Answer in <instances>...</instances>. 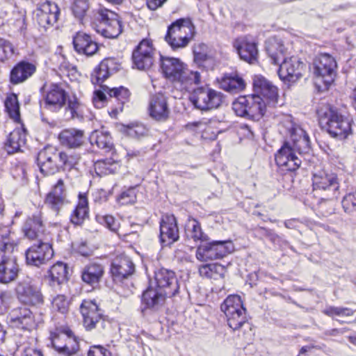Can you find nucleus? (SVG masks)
Returning a JSON list of instances; mask_svg holds the SVG:
<instances>
[{"instance_id":"f257e3e1","label":"nucleus","mask_w":356,"mask_h":356,"mask_svg":"<svg viewBox=\"0 0 356 356\" xmlns=\"http://www.w3.org/2000/svg\"><path fill=\"white\" fill-rule=\"evenodd\" d=\"M289 134L291 143L285 142L275 156L276 164L283 171L296 170L300 166L301 159L296 152L301 154L310 149L309 137L299 125L291 124Z\"/></svg>"},{"instance_id":"f03ea898","label":"nucleus","mask_w":356,"mask_h":356,"mask_svg":"<svg viewBox=\"0 0 356 356\" xmlns=\"http://www.w3.org/2000/svg\"><path fill=\"white\" fill-rule=\"evenodd\" d=\"M15 245L10 230L7 227L0 229V283H10L18 277L19 266L12 254Z\"/></svg>"},{"instance_id":"7ed1b4c3","label":"nucleus","mask_w":356,"mask_h":356,"mask_svg":"<svg viewBox=\"0 0 356 356\" xmlns=\"http://www.w3.org/2000/svg\"><path fill=\"white\" fill-rule=\"evenodd\" d=\"M44 108L52 112H58L63 108L67 100V105L65 108V118L71 120L78 116L79 103L77 99H67V92L60 84L51 83L49 86H44Z\"/></svg>"},{"instance_id":"20e7f679","label":"nucleus","mask_w":356,"mask_h":356,"mask_svg":"<svg viewBox=\"0 0 356 356\" xmlns=\"http://www.w3.org/2000/svg\"><path fill=\"white\" fill-rule=\"evenodd\" d=\"M317 115L320 124L332 137L342 140L351 134V120L336 108L323 105L317 109Z\"/></svg>"},{"instance_id":"39448f33","label":"nucleus","mask_w":356,"mask_h":356,"mask_svg":"<svg viewBox=\"0 0 356 356\" xmlns=\"http://www.w3.org/2000/svg\"><path fill=\"white\" fill-rule=\"evenodd\" d=\"M72 158L64 152H58L53 146H47L38 154L37 162L41 173L44 175H54L60 169L73 166Z\"/></svg>"},{"instance_id":"423d86ee","label":"nucleus","mask_w":356,"mask_h":356,"mask_svg":"<svg viewBox=\"0 0 356 356\" xmlns=\"http://www.w3.org/2000/svg\"><path fill=\"white\" fill-rule=\"evenodd\" d=\"M195 27L189 17L179 18L168 27L165 40L175 50L186 47L193 38Z\"/></svg>"},{"instance_id":"0eeeda50","label":"nucleus","mask_w":356,"mask_h":356,"mask_svg":"<svg viewBox=\"0 0 356 356\" xmlns=\"http://www.w3.org/2000/svg\"><path fill=\"white\" fill-rule=\"evenodd\" d=\"M266 103L258 95L238 97L233 103L234 113L253 121L259 120L266 112Z\"/></svg>"},{"instance_id":"6e6552de","label":"nucleus","mask_w":356,"mask_h":356,"mask_svg":"<svg viewBox=\"0 0 356 356\" xmlns=\"http://www.w3.org/2000/svg\"><path fill=\"white\" fill-rule=\"evenodd\" d=\"M220 309L227 317L229 327L233 330H239L243 327L250 328L247 321L246 309L239 296H229L221 304Z\"/></svg>"},{"instance_id":"1a4fd4ad","label":"nucleus","mask_w":356,"mask_h":356,"mask_svg":"<svg viewBox=\"0 0 356 356\" xmlns=\"http://www.w3.org/2000/svg\"><path fill=\"white\" fill-rule=\"evenodd\" d=\"M312 186L314 196L320 200L331 201L339 195V184L335 175L320 170L313 174Z\"/></svg>"},{"instance_id":"9d476101","label":"nucleus","mask_w":356,"mask_h":356,"mask_svg":"<svg viewBox=\"0 0 356 356\" xmlns=\"http://www.w3.org/2000/svg\"><path fill=\"white\" fill-rule=\"evenodd\" d=\"M233 250L234 245L231 241H208L197 247L195 256L200 261H207L222 259Z\"/></svg>"},{"instance_id":"9b49d317","label":"nucleus","mask_w":356,"mask_h":356,"mask_svg":"<svg viewBox=\"0 0 356 356\" xmlns=\"http://www.w3.org/2000/svg\"><path fill=\"white\" fill-rule=\"evenodd\" d=\"M99 23L94 29L105 38H115L122 31V26L118 15L106 8L98 10Z\"/></svg>"},{"instance_id":"f8f14e48","label":"nucleus","mask_w":356,"mask_h":356,"mask_svg":"<svg viewBox=\"0 0 356 356\" xmlns=\"http://www.w3.org/2000/svg\"><path fill=\"white\" fill-rule=\"evenodd\" d=\"M314 74L328 88L333 83L337 67L335 59L329 54H320L313 62Z\"/></svg>"},{"instance_id":"ddd939ff","label":"nucleus","mask_w":356,"mask_h":356,"mask_svg":"<svg viewBox=\"0 0 356 356\" xmlns=\"http://www.w3.org/2000/svg\"><path fill=\"white\" fill-rule=\"evenodd\" d=\"M49 236L36 240L26 251V260L29 265L39 267L45 264L54 255Z\"/></svg>"},{"instance_id":"4468645a","label":"nucleus","mask_w":356,"mask_h":356,"mask_svg":"<svg viewBox=\"0 0 356 356\" xmlns=\"http://www.w3.org/2000/svg\"><path fill=\"white\" fill-rule=\"evenodd\" d=\"M191 101L197 108L207 111L218 108L222 102V96L210 88L200 87L194 90Z\"/></svg>"},{"instance_id":"2eb2a0df","label":"nucleus","mask_w":356,"mask_h":356,"mask_svg":"<svg viewBox=\"0 0 356 356\" xmlns=\"http://www.w3.org/2000/svg\"><path fill=\"white\" fill-rule=\"evenodd\" d=\"M278 75L280 79L289 83H294L302 76L305 67L304 63L297 56H287L280 63Z\"/></svg>"},{"instance_id":"dca6fc26","label":"nucleus","mask_w":356,"mask_h":356,"mask_svg":"<svg viewBox=\"0 0 356 356\" xmlns=\"http://www.w3.org/2000/svg\"><path fill=\"white\" fill-rule=\"evenodd\" d=\"M155 51L152 41L143 40L133 51L134 65L140 70L149 69L154 63Z\"/></svg>"},{"instance_id":"f3484780","label":"nucleus","mask_w":356,"mask_h":356,"mask_svg":"<svg viewBox=\"0 0 356 356\" xmlns=\"http://www.w3.org/2000/svg\"><path fill=\"white\" fill-rule=\"evenodd\" d=\"M156 288L163 291L169 298L175 296L179 291V283L175 273L166 268L155 271Z\"/></svg>"},{"instance_id":"a211bd4d","label":"nucleus","mask_w":356,"mask_h":356,"mask_svg":"<svg viewBox=\"0 0 356 356\" xmlns=\"http://www.w3.org/2000/svg\"><path fill=\"white\" fill-rule=\"evenodd\" d=\"M16 293L20 302L29 305H38L43 303V296L40 289L31 280L18 283Z\"/></svg>"},{"instance_id":"6ab92c4d","label":"nucleus","mask_w":356,"mask_h":356,"mask_svg":"<svg viewBox=\"0 0 356 356\" xmlns=\"http://www.w3.org/2000/svg\"><path fill=\"white\" fill-rule=\"evenodd\" d=\"M51 341L54 348L63 354L71 355L76 353L79 349V342L72 336L70 330L60 333L51 332Z\"/></svg>"},{"instance_id":"aec40b11","label":"nucleus","mask_w":356,"mask_h":356,"mask_svg":"<svg viewBox=\"0 0 356 356\" xmlns=\"http://www.w3.org/2000/svg\"><path fill=\"white\" fill-rule=\"evenodd\" d=\"M60 9L57 4L49 1L42 3L36 10V20L38 25L47 31L58 21Z\"/></svg>"},{"instance_id":"412c9836","label":"nucleus","mask_w":356,"mask_h":356,"mask_svg":"<svg viewBox=\"0 0 356 356\" xmlns=\"http://www.w3.org/2000/svg\"><path fill=\"white\" fill-rule=\"evenodd\" d=\"M233 47L240 58L250 64L258 60L257 44L246 36L237 38L233 42Z\"/></svg>"},{"instance_id":"4be33fe9","label":"nucleus","mask_w":356,"mask_h":356,"mask_svg":"<svg viewBox=\"0 0 356 356\" xmlns=\"http://www.w3.org/2000/svg\"><path fill=\"white\" fill-rule=\"evenodd\" d=\"M83 325L87 330L96 327L102 321V314L94 300H84L80 305Z\"/></svg>"},{"instance_id":"5701e85b","label":"nucleus","mask_w":356,"mask_h":356,"mask_svg":"<svg viewBox=\"0 0 356 356\" xmlns=\"http://www.w3.org/2000/svg\"><path fill=\"white\" fill-rule=\"evenodd\" d=\"M135 265L131 259L126 254L118 255L112 261L111 273L115 280H122L132 275Z\"/></svg>"},{"instance_id":"b1692460","label":"nucleus","mask_w":356,"mask_h":356,"mask_svg":"<svg viewBox=\"0 0 356 356\" xmlns=\"http://www.w3.org/2000/svg\"><path fill=\"white\" fill-rule=\"evenodd\" d=\"M22 230L24 235L31 240L36 241L49 236L45 232L40 212L29 217L24 223Z\"/></svg>"},{"instance_id":"393cba45","label":"nucleus","mask_w":356,"mask_h":356,"mask_svg":"<svg viewBox=\"0 0 356 356\" xmlns=\"http://www.w3.org/2000/svg\"><path fill=\"white\" fill-rule=\"evenodd\" d=\"M179 238L177 220L173 215L163 217L160 222V241L163 245H171Z\"/></svg>"},{"instance_id":"a878e982","label":"nucleus","mask_w":356,"mask_h":356,"mask_svg":"<svg viewBox=\"0 0 356 356\" xmlns=\"http://www.w3.org/2000/svg\"><path fill=\"white\" fill-rule=\"evenodd\" d=\"M149 115L157 121H165L170 114L166 97L162 93L151 96L149 104Z\"/></svg>"},{"instance_id":"bb28decb","label":"nucleus","mask_w":356,"mask_h":356,"mask_svg":"<svg viewBox=\"0 0 356 356\" xmlns=\"http://www.w3.org/2000/svg\"><path fill=\"white\" fill-rule=\"evenodd\" d=\"M120 69V65L113 58H106L103 60L99 65L95 68L91 74V81L93 84L104 86L102 83L109 77V76Z\"/></svg>"},{"instance_id":"cd10ccee","label":"nucleus","mask_w":356,"mask_h":356,"mask_svg":"<svg viewBox=\"0 0 356 356\" xmlns=\"http://www.w3.org/2000/svg\"><path fill=\"white\" fill-rule=\"evenodd\" d=\"M72 43L78 54L87 56L94 55L98 50L97 43L90 35L83 32H77L73 37Z\"/></svg>"},{"instance_id":"c85d7f7f","label":"nucleus","mask_w":356,"mask_h":356,"mask_svg":"<svg viewBox=\"0 0 356 356\" xmlns=\"http://www.w3.org/2000/svg\"><path fill=\"white\" fill-rule=\"evenodd\" d=\"M160 67L166 79L177 82L184 68V65L179 58L161 56Z\"/></svg>"},{"instance_id":"c756f323","label":"nucleus","mask_w":356,"mask_h":356,"mask_svg":"<svg viewBox=\"0 0 356 356\" xmlns=\"http://www.w3.org/2000/svg\"><path fill=\"white\" fill-rule=\"evenodd\" d=\"M266 51L275 65L280 64L289 55L287 47L280 38L276 37L270 38L266 42Z\"/></svg>"},{"instance_id":"7c9ffc66","label":"nucleus","mask_w":356,"mask_h":356,"mask_svg":"<svg viewBox=\"0 0 356 356\" xmlns=\"http://www.w3.org/2000/svg\"><path fill=\"white\" fill-rule=\"evenodd\" d=\"M58 140L64 147L70 149L78 148L84 143V131L75 128L63 129L58 135Z\"/></svg>"},{"instance_id":"2f4dec72","label":"nucleus","mask_w":356,"mask_h":356,"mask_svg":"<svg viewBox=\"0 0 356 356\" xmlns=\"http://www.w3.org/2000/svg\"><path fill=\"white\" fill-rule=\"evenodd\" d=\"M35 70L36 67L35 65L26 61H21L11 70L10 81L14 85L23 83L31 77Z\"/></svg>"},{"instance_id":"473e14b6","label":"nucleus","mask_w":356,"mask_h":356,"mask_svg":"<svg viewBox=\"0 0 356 356\" xmlns=\"http://www.w3.org/2000/svg\"><path fill=\"white\" fill-rule=\"evenodd\" d=\"M166 297L168 296L163 291L150 286L143 292L142 301L145 305L147 309L157 310L163 305Z\"/></svg>"},{"instance_id":"72a5a7b5","label":"nucleus","mask_w":356,"mask_h":356,"mask_svg":"<svg viewBox=\"0 0 356 356\" xmlns=\"http://www.w3.org/2000/svg\"><path fill=\"white\" fill-rule=\"evenodd\" d=\"M26 142V130L24 128L15 129L8 136L5 143V149L9 154L20 152L22 151L21 148L25 145Z\"/></svg>"},{"instance_id":"f704fd0d","label":"nucleus","mask_w":356,"mask_h":356,"mask_svg":"<svg viewBox=\"0 0 356 356\" xmlns=\"http://www.w3.org/2000/svg\"><path fill=\"white\" fill-rule=\"evenodd\" d=\"M254 88L260 92L268 103L273 105L277 103L278 98V92L276 86L270 81L261 76L256 77L253 82Z\"/></svg>"},{"instance_id":"c9c22d12","label":"nucleus","mask_w":356,"mask_h":356,"mask_svg":"<svg viewBox=\"0 0 356 356\" xmlns=\"http://www.w3.org/2000/svg\"><path fill=\"white\" fill-rule=\"evenodd\" d=\"M92 145H96L97 147L105 153L115 154V148L112 138L108 131L95 130L92 131L89 137Z\"/></svg>"},{"instance_id":"e433bc0d","label":"nucleus","mask_w":356,"mask_h":356,"mask_svg":"<svg viewBox=\"0 0 356 356\" xmlns=\"http://www.w3.org/2000/svg\"><path fill=\"white\" fill-rule=\"evenodd\" d=\"M104 274V266L98 263H90L86 266L82 270V280L91 286L99 284Z\"/></svg>"},{"instance_id":"4c0bfd02","label":"nucleus","mask_w":356,"mask_h":356,"mask_svg":"<svg viewBox=\"0 0 356 356\" xmlns=\"http://www.w3.org/2000/svg\"><path fill=\"white\" fill-rule=\"evenodd\" d=\"M11 321L23 330H31L35 327V318L32 312L26 307L19 308L13 314Z\"/></svg>"},{"instance_id":"58836bf2","label":"nucleus","mask_w":356,"mask_h":356,"mask_svg":"<svg viewBox=\"0 0 356 356\" xmlns=\"http://www.w3.org/2000/svg\"><path fill=\"white\" fill-rule=\"evenodd\" d=\"M88 202L85 193L79 194V200L76 208L70 216V221L75 225H81L88 217Z\"/></svg>"},{"instance_id":"ea45409f","label":"nucleus","mask_w":356,"mask_h":356,"mask_svg":"<svg viewBox=\"0 0 356 356\" xmlns=\"http://www.w3.org/2000/svg\"><path fill=\"white\" fill-rule=\"evenodd\" d=\"M222 89L229 92H238L245 86L244 80L237 74H225L220 80Z\"/></svg>"},{"instance_id":"a19ab883","label":"nucleus","mask_w":356,"mask_h":356,"mask_svg":"<svg viewBox=\"0 0 356 356\" xmlns=\"http://www.w3.org/2000/svg\"><path fill=\"white\" fill-rule=\"evenodd\" d=\"M111 158L98 160L95 163V170L99 176L115 173L118 168V159L115 153Z\"/></svg>"},{"instance_id":"79ce46f5","label":"nucleus","mask_w":356,"mask_h":356,"mask_svg":"<svg viewBox=\"0 0 356 356\" xmlns=\"http://www.w3.org/2000/svg\"><path fill=\"white\" fill-rule=\"evenodd\" d=\"M51 286H59L67 280V268L66 264L63 262H57L53 265L49 270Z\"/></svg>"},{"instance_id":"37998d69","label":"nucleus","mask_w":356,"mask_h":356,"mask_svg":"<svg viewBox=\"0 0 356 356\" xmlns=\"http://www.w3.org/2000/svg\"><path fill=\"white\" fill-rule=\"evenodd\" d=\"M225 272L224 266L218 264H204L199 268L200 275L210 279H217L218 276L222 277Z\"/></svg>"},{"instance_id":"c03bdc74","label":"nucleus","mask_w":356,"mask_h":356,"mask_svg":"<svg viewBox=\"0 0 356 356\" xmlns=\"http://www.w3.org/2000/svg\"><path fill=\"white\" fill-rule=\"evenodd\" d=\"M201 76L200 72L189 70L184 67L177 82L179 83L184 88L188 89L193 84H199Z\"/></svg>"},{"instance_id":"a18cd8bd","label":"nucleus","mask_w":356,"mask_h":356,"mask_svg":"<svg viewBox=\"0 0 356 356\" xmlns=\"http://www.w3.org/2000/svg\"><path fill=\"white\" fill-rule=\"evenodd\" d=\"M102 88L104 92L108 94L110 98H115L122 105L129 99L130 95L129 90L123 86L110 88L109 87L104 86H102Z\"/></svg>"},{"instance_id":"49530a36","label":"nucleus","mask_w":356,"mask_h":356,"mask_svg":"<svg viewBox=\"0 0 356 356\" xmlns=\"http://www.w3.org/2000/svg\"><path fill=\"white\" fill-rule=\"evenodd\" d=\"M5 108L6 112L12 119L17 121L19 118V106L16 95L12 94L6 97Z\"/></svg>"},{"instance_id":"de8ad7c7","label":"nucleus","mask_w":356,"mask_h":356,"mask_svg":"<svg viewBox=\"0 0 356 356\" xmlns=\"http://www.w3.org/2000/svg\"><path fill=\"white\" fill-rule=\"evenodd\" d=\"M123 131L130 137L139 138L146 136L148 133V129L142 124L131 123L123 125Z\"/></svg>"},{"instance_id":"09e8293b","label":"nucleus","mask_w":356,"mask_h":356,"mask_svg":"<svg viewBox=\"0 0 356 356\" xmlns=\"http://www.w3.org/2000/svg\"><path fill=\"white\" fill-rule=\"evenodd\" d=\"M51 302L54 310L61 314L67 312L70 307V300L66 296L63 294L52 296Z\"/></svg>"},{"instance_id":"8fccbe9b","label":"nucleus","mask_w":356,"mask_h":356,"mask_svg":"<svg viewBox=\"0 0 356 356\" xmlns=\"http://www.w3.org/2000/svg\"><path fill=\"white\" fill-rule=\"evenodd\" d=\"M191 222L192 223V228L188 230V236L193 238L194 241L202 243L208 241L209 236L202 232L200 222L195 219L191 220Z\"/></svg>"},{"instance_id":"3c124183","label":"nucleus","mask_w":356,"mask_h":356,"mask_svg":"<svg viewBox=\"0 0 356 356\" xmlns=\"http://www.w3.org/2000/svg\"><path fill=\"white\" fill-rule=\"evenodd\" d=\"M15 48L12 42L0 38V61L4 63L15 54Z\"/></svg>"},{"instance_id":"603ef678","label":"nucleus","mask_w":356,"mask_h":356,"mask_svg":"<svg viewBox=\"0 0 356 356\" xmlns=\"http://www.w3.org/2000/svg\"><path fill=\"white\" fill-rule=\"evenodd\" d=\"M325 315L334 318L351 316L354 314V311L348 307L330 306L325 308L323 312Z\"/></svg>"},{"instance_id":"864d4df0","label":"nucleus","mask_w":356,"mask_h":356,"mask_svg":"<svg viewBox=\"0 0 356 356\" xmlns=\"http://www.w3.org/2000/svg\"><path fill=\"white\" fill-rule=\"evenodd\" d=\"M194 61L198 65H201L203 62L209 58L208 56V47L204 43H199L195 44L193 47Z\"/></svg>"},{"instance_id":"5fc2aeb1","label":"nucleus","mask_w":356,"mask_h":356,"mask_svg":"<svg viewBox=\"0 0 356 356\" xmlns=\"http://www.w3.org/2000/svg\"><path fill=\"white\" fill-rule=\"evenodd\" d=\"M88 8L89 4L88 0H74L72 6L73 14L79 19L83 18Z\"/></svg>"},{"instance_id":"6e6d98bb","label":"nucleus","mask_w":356,"mask_h":356,"mask_svg":"<svg viewBox=\"0 0 356 356\" xmlns=\"http://www.w3.org/2000/svg\"><path fill=\"white\" fill-rule=\"evenodd\" d=\"M342 207L347 213L356 211V190L347 194L341 201Z\"/></svg>"},{"instance_id":"4d7b16f0","label":"nucleus","mask_w":356,"mask_h":356,"mask_svg":"<svg viewBox=\"0 0 356 356\" xmlns=\"http://www.w3.org/2000/svg\"><path fill=\"white\" fill-rule=\"evenodd\" d=\"M65 199L49 193L45 198L44 203L51 209L58 213L63 206Z\"/></svg>"},{"instance_id":"13d9d810","label":"nucleus","mask_w":356,"mask_h":356,"mask_svg":"<svg viewBox=\"0 0 356 356\" xmlns=\"http://www.w3.org/2000/svg\"><path fill=\"white\" fill-rule=\"evenodd\" d=\"M118 201L122 204H133L136 200V192L135 187H131L121 193Z\"/></svg>"},{"instance_id":"bf43d9fd","label":"nucleus","mask_w":356,"mask_h":356,"mask_svg":"<svg viewBox=\"0 0 356 356\" xmlns=\"http://www.w3.org/2000/svg\"><path fill=\"white\" fill-rule=\"evenodd\" d=\"M100 222L104 225L108 229L112 232H117L119 227V224L117 220L112 216H104L99 217Z\"/></svg>"},{"instance_id":"052dcab7","label":"nucleus","mask_w":356,"mask_h":356,"mask_svg":"<svg viewBox=\"0 0 356 356\" xmlns=\"http://www.w3.org/2000/svg\"><path fill=\"white\" fill-rule=\"evenodd\" d=\"M88 356H111V354L102 346H95L88 350Z\"/></svg>"},{"instance_id":"680f3d73","label":"nucleus","mask_w":356,"mask_h":356,"mask_svg":"<svg viewBox=\"0 0 356 356\" xmlns=\"http://www.w3.org/2000/svg\"><path fill=\"white\" fill-rule=\"evenodd\" d=\"M14 177L15 178H20L22 181H26L27 172L26 165L24 164L17 165L13 170Z\"/></svg>"},{"instance_id":"e2e57ef3","label":"nucleus","mask_w":356,"mask_h":356,"mask_svg":"<svg viewBox=\"0 0 356 356\" xmlns=\"http://www.w3.org/2000/svg\"><path fill=\"white\" fill-rule=\"evenodd\" d=\"M49 193L54 195L65 198V186L63 179H58L57 183L54 185L52 191Z\"/></svg>"},{"instance_id":"0e129e2a","label":"nucleus","mask_w":356,"mask_h":356,"mask_svg":"<svg viewBox=\"0 0 356 356\" xmlns=\"http://www.w3.org/2000/svg\"><path fill=\"white\" fill-rule=\"evenodd\" d=\"M106 101V96L104 92L95 91L93 97V103L95 107L101 108L104 106V102Z\"/></svg>"},{"instance_id":"69168bd1","label":"nucleus","mask_w":356,"mask_h":356,"mask_svg":"<svg viewBox=\"0 0 356 356\" xmlns=\"http://www.w3.org/2000/svg\"><path fill=\"white\" fill-rule=\"evenodd\" d=\"M166 1L167 0H146V3L149 10H156L162 7Z\"/></svg>"},{"instance_id":"338daca9","label":"nucleus","mask_w":356,"mask_h":356,"mask_svg":"<svg viewBox=\"0 0 356 356\" xmlns=\"http://www.w3.org/2000/svg\"><path fill=\"white\" fill-rule=\"evenodd\" d=\"M22 356H43V355L40 350L28 347L24 348Z\"/></svg>"},{"instance_id":"774afa93","label":"nucleus","mask_w":356,"mask_h":356,"mask_svg":"<svg viewBox=\"0 0 356 356\" xmlns=\"http://www.w3.org/2000/svg\"><path fill=\"white\" fill-rule=\"evenodd\" d=\"M206 124L202 121H196L193 122H188L186 127L190 130L202 129L204 128Z\"/></svg>"}]
</instances>
